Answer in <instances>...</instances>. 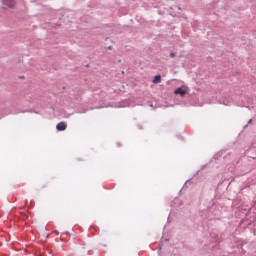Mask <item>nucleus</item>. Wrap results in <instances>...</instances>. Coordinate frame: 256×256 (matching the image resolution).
Masks as SVG:
<instances>
[{"mask_svg":"<svg viewBox=\"0 0 256 256\" xmlns=\"http://www.w3.org/2000/svg\"><path fill=\"white\" fill-rule=\"evenodd\" d=\"M170 57H172V58L175 57V52H171Z\"/></svg>","mask_w":256,"mask_h":256,"instance_id":"nucleus-6","label":"nucleus"},{"mask_svg":"<svg viewBox=\"0 0 256 256\" xmlns=\"http://www.w3.org/2000/svg\"><path fill=\"white\" fill-rule=\"evenodd\" d=\"M57 131H65L67 124L65 122H59L56 126Z\"/></svg>","mask_w":256,"mask_h":256,"instance_id":"nucleus-3","label":"nucleus"},{"mask_svg":"<svg viewBox=\"0 0 256 256\" xmlns=\"http://www.w3.org/2000/svg\"><path fill=\"white\" fill-rule=\"evenodd\" d=\"M153 83L157 85V83H161V75H156L153 79Z\"/></svg>","mask_w":256,"mask_h":256,"instance_id":"nucleus-4","label":"nucleus"},{"mask_svg":"<svg viewBox=\"0 0 256 256\" xmlns=\"http://www.w3.org/2000/svg\"><path fill=\"white\" fill-rule=\"evenodd\" d=\"M243 129H247V125H245V126L243 127Z\"/></svg>","mask_w":256,"mask_h":256,"instance_id":"nucleus-9","label":"nucleus"},{"mask_svg":"<svg viewBox=\"0 0 256 256\" xmlns=\"http://www.w3.org/2000/svg\"><path fill=\"white\" fill-rule=\"evenodd\" d=\"M222 103V105H231V102H228L227 100H224L223 102H220Z\"/></svg>","mask_w":256,"mask_h":256,"instance_id":"nucleus-5","label":"nucleus"},{"mask_svg":"<svg viewBox=\"0 0 256 256\" xmlns=\"http://www.w3.org/2000/svg\"><path fill=\"white\" fill-rule=\"evenodd\" d=\"M3 9H13L15 7V0H2Z\"/></svg>","mask_w":256,"mask_h":256,"instance_id":"nucleus-1","label":"nucleus"},{"mask_svg":"<svg viewBox=\"0 0 256 256\" xmlns=\"http://www.w3.org/2000/svg\"><path fill=\"white\" fill-rule=\"evenodd\" d=\"M179 201H180L179 199H176V200H175L176 203H179Z\"/></svg>","mask_w":256,"mask_h":256,"instance_id":"nucleus-8","label":"nucleus"},{"mask_svg":"<svg viewBox=\"0 0 256 256\" xmlns=\"http://www.w3.org/2000/svg\"><path fill=\"white\" fill-rule=\"evenodd\" d=\"M175 95H180V97H185L187 95V91L183 90V88L179 87L174 91Z\"/></svg>","mask_w":256,"mask_h":256,"instance_id":"nucleus-2","label":"nucleus"},{"mask_svg":"<svg viewBox=\"0 0 256 256\" xmlns=\"http://www.w3.org/2000/svg\"><path fill=\"white\" fill-rule=\"evenodd\" d=\"M120 107H127V105H122V106H120Z\"/></svg>","mask_w":256,"mask_h":256,"instance_id":"nucleus-10","label":"nucleus"},{"mask_svg":"<svg viewBox=\"0 0 256 256\" xmlns=\"http://www.w3.org/2000/svg\"><path fill=\"white\" fill-rule=\"evenodd\" d=\"M253 123V119H250L249 121H248V125H251Z\"/></svg>","mask_w":256,"mask_h":256,"instance_id":"nucleus-7","label":"nucleus"}]
</instances>
